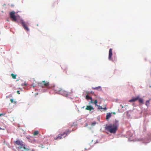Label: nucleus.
I'll return each instance as SVG.
<instances>
[{"label": "nucleus", "mask_w": 151, "mask_h": 151, "mask_svg": "<svg viewBox=\"0 0 151 151\" xmlns=\"http://www.w3.org/2000/svg\"><path fill=\"white\" fill-rule=\"evenodd\" d=\"M18 146L17 147L18 150L19 151H28V148H27L24 143L22 141L20 140H17L15 142Z\"/></svg>", "instance_id": "f257e3e1"}, {"label": "nucleus", "mask_w": 151, "mask_h": 151, "mask_svg": "<svg viewBox=\"0 0 151 151\" xmlns=\"http://www.w3.org/2000/svg\"><path fill=\"white\" fill-rule=\"evenodd\" d=\"M38 85L43 88H50L52 87L50 84L49 82L45 81H42V82L39 83Z\"/></svg>", "instance_id": "f03ea898"}, {"label": "nucleus", "mask_w": 151, "mask_h": 151, "mask_svg": "<svg viewBox=\"0 0 151 151\" xmlns=\"http://www.w3.org/2000/svg\"><path fill=\"white\" fill-rule=\"evenodd\" d=\"M105 130L111 133H113V124H106L105 127Z\"/></svg>", "instance_id": "7ed1b4c3"}, {"label": "nucleus", "mask_w": 151, "mask_h": 151, "mask_svg": "<svg viewBox=\"0 0 151 151\" xmlns=\"http://www.w3.org/2000/svg\"><path fill=\"white\" fill-rule=\"evenodd\" d=\"M55 91L57 92H59L60 93L63 95L65 96H67L68 95V94L66 91H64L62 89H61L59 88V89H55Z\"/></svg>", "instance_id": "20e7f679"}, {"label": "nucleus", "mask_w": 151, "mask_h": 151, "mask_svg": "<svg viewBox=\"0 0 151 151\" xmlns=\"http://www.w3.org/2000/svg\"><path fill=\"white\" fill-rule=\"evenodd\" d=\"M66 136V134L64 132L61 134H59L57 137L55 138L54 139L55 140L61 139L62 137L64 138Z\"/></svg>", "instance_id": "39448f33"}, {"label": "nucleus", "mask_w": 151, "mask_h": 151, "mask_svg": "<svg viewBox=\"0 0 151 151\" xmlns=\"http://www.w3.org/2000/svg\"><path fill=\"white\" fill-rule=\"evenodd\" d=\"M15 12L14 11H12L10 13V16L11 18L12 19V21L16 22L17 20L16 17L15 15Z\"/></svg>", "instance_id": "423d86ee"}, {"label": "nucleus", "mask_w": 151, "mask_h": 151, "mask_svg": "<svg viewBox=\"0 0 151 151\" xmlns=\"http://www.w3.org/2000/svg\"><path fill=\"white\" fill-rule=\"evenodd\" d=\"M21 24L25 30L27 31H29V29L27 27V23H26L23 21H22L21 22Z\"/></svg>", "instance_id": "0eeeda50"}, {"label": "nucleus", "mask_w": 151, "mask_h": 151, "mask_svg": "<svg viewBox=\"0 0 151 151\" xmlns=\"http://www.w3.org/2000/svg\"><path fill=\"white\" fill-rule=\"evenodd\" d=\"M119 126L118 121L115 120L114 122V133H115Z\"/></svg>", "instance_id": "6e6552de"}, {"label": "nucleus", "mask_w": 151, "mask_h": 151, "mask_svg": "<svg viewBox=\"0 0 151 151\" xmlns=\"http://www.w3.org/2000/svg\"><path fill=\"white\" fill-rule=\"evenodd\" d=\"M86 110L91 111L92 110L94 109L91 106H87L85 109Z\"/></svg>", "instance_id": "1a4fd4ad"}, {"label": "nucleus", "mask_w": 151, "mask_h": 151, "mask_svg": "<svg viewBox=\"0 0 151 151\" xmlns=\"http://www.w3.org/2000/svg\"><path fill=\"white\" fill-rule=\"evenodd\" d=\"M92 89L93 90L101 91L102 90V88L101 86H99L95 87H92Z\"/></svg>", "instance_id": "9d476101"}, {"label": "nucleus", "mask_w": 151, "mask_h": 151, "mask_svg": "<svg viewBox=\"0 0 151 151\" xmlns=\"http://www.w3.org/2000/svg\"><path fill=\"white\" fill-rule=\"evenodd\" d=\"M112 49H110L109 50V60H112L111 58V56L112 54Z\"/></svg>", "instance_id": "9b49d317"}, {"label": "nucleus", "mask_w": 151, "mask_h": 151, "mask_svg": "<svg viewBox=\"0 0 151 151\" xmlns=\"http://www.w3.org/2000/svg\"><path fill=\"white\" fill-rule=\"evenodd\" d=\"M139 99V96H137L136 98H134L132 99L129 100V102H133L136 101Z\"/></svg>", "instance_id": "f8f14e48"}, {"label": "nucleus", "mask_w": 151, "mask_h": 151, "mask_svg": "<svg viewBox=\"0 0 151 151\" xmlns=\"http://www.w3.org/2000/svg\"><path fill=\"white\" fill-rule=\"evenodd\" d=\"M111 113H108L106 114V119L108 120L109 118L111 117Z\"/></svg>", "instance_id": "ddd939ff"}, {"label": "nucleus", "mask_w": 151, "mask_h": 151, "mask_svg": "<svg viewBox=\"0 0 151 151\" xmlns=\"http://www.w3.org/2000/svg\"><path fill=\"white\" fill-rule=\"evenodd\" d=\"M97 106L98 107V109H102L105 110H106V106H105V107L104 108H103L102 106H100L99 105H98V106Z\"/></svg>", "instance_id": "4468645a"}, {"label": "nucleus", "mask_w": 151, "mask_h": 151, "mask_svg": "<svg viewBox=\"0 0 151 151\" xmlns=\"http://www.w3.org/2000/svg\"><path fill=\"white\" fill-rule=\"evenodd\" d=\"M86 99L87 100H88L89 99H91V101L90 102L91 103H93V101L92 100V98L91 97H90L88 95H87L86 96Z\"/></svg>", "instance_id": "2eb2a0df"}, {"label": "nucleus", "mask_w": 151, "mask_h": 151, "mask_svg": "<svg viewBox=\"0 0 151 151\" xmlns=\"http://www.w3.org/2000/svg\"><path fill=\"white\" fill-rule=\"evenodd\" d=\"M139 102L141 104H143V100L141 98H139V99H138Z\"/></svg>", "instance_id": "dca6fc26"}, {"label": "nucleus", "mask_w": 151, "mask_h": 151, "mask_svg": "<svg viewBox=\"0 0 151 151\" xmlns=\"http://www.w3.org/2000/svg\"><path fill=\"white\" fill-rule=\"evenodd\" d=\"M39 133V132L38 131H35L33 133V135L34 136L37 135Z\"/></svg>", "instance_id": "f3484780"}, {"label": "nucleus", "mask_w": 151, "mask_h": 151, "mask_svg": "<svg viewBox=\"0 0 151 151\" xmlns=\"http://www.w3.org/2000/svg\"><path fill=\"white\" fill-rule=\"evenodd\" d=\"M11 76H12V77L13 79H16V77L17 76L16 75L14 74L13 73H12L11 74Z\"/></svg>", "instance_id": "a211bd4d"}, {"label": "nucleus", "mask_w": 151, "mask_h": 151, "mask_svg": "<svg viewBox=\"0 0 151 151\" xmlns=\"http://www.w3.org/2000/svg\"><path fill=\"white\" fill-rule=\"evenodd\" d=\"M71 132V131H70L69 130L67 129L65 132L66 134L67 135V134H69Z\"/></svg>", "instance_id": "6ab92c4d"}, {"label": "nucleus", "mask_w": 151, "mask_h": 151, "mask_svg": "<svg viewBox=\"0 0 151 151\" xmlns=\"http://www.w3.org/2000/svg\"><path fill=\"white\" fill-rule=\"evenodd\" d=\"M98 101L97 100H96L94 101V102H93V104L94 103L96 106H98V105L97 104Z\"/></svg>", "instance_id": "aec40b11"}, {"label": "nucleus", "mask_w": 151, "mask_h": 151, "mask_svg": "<svg viewBox=\"0 0 151 151\" xmlns=\"http://www.w3.org/2000/svg\"><path fill=\"white\" fill-rule=\"evenodd\" d=\"M150 100H149L146 101L145 104L147 106H148L149 105Z\"/></svg>", "instance_id": "412c9836"}, {"label": "nucleus", "mask_w": 151, "mask_h": 151, "mask_svg": "<svg viewBox=\"0 0 151 151\" xmlns=\"http://www.w3.org/2000/svg\"><path fill=\"white\" fill-rule=\"evenodd\" d=\"M96 124V122H94L91 123V125L92 126H94Z\"/></svg>", "instance_id": "4be33fe9"}, {"label": "nucleus", "mask_w": 151, "mask_h": 151, "mask_svg": "<svg viewBox=\"0 0 151 151\" xmlns=\"http://www.w3.org/2000/svg\"><path fill=\"white\" fill-rule=\"evenodd\" d=\"M10 101L12 103H13L14 102V100L13 99H10Z\"/></svg>", "instance_id": "5701e85b"}, {"label": "nucleus", "mask_w": 151, "mask_h": 151, "mask_svg": "<svg viewBox=\"0 0 151 151\" xmlns=\"http://www.w3.org/2000/svg\"><path fill=\"white\" fill-rule=\"evenodd\" d=\"M17 93H18V94H20V92H19V91H17Z\"/></svg>", "instance_id": "b1692460"}, {"label": "nucleus", "mask_w": 151, "mask_h": 151, "mask_svg": "<svg viewBox=\"0 0 151 151\" xmlns=\"http://www.w3.org/2000/svg\"><path fill=\"white\" fill-rule=\"evenodd\" d=\"M4 114H0V116H2V115H4Z\"/></svg>", "instance_id": "393cba45"}, {"label": "nucleus", "mask_w": 151, "mask_h": 151, "mask_svg": "<svg viewBox=\"0 0 151 151\" xmlns=\"http://www.w3.org/2000/svg\"><path fill=\"white\" fill-rule=\"evenodd\" d=\"M91 93L93 94V93H94V92L93 91H91Z\"/></svg>", "instance_id": "a878e982"}, {"label": "nucleus", "mask_w": 151, "mask_h": 151, "mask_svg": "<svg viewBox=\"0 0 151 151\" xmlns=\"http://www.w3.org/2000/svg\"><path fill=\"white\" fill-rule=\"evenodd\" d=\"M24 85L25 86H26L27 85V84L26 83H25L24 84Z\"/></svg>", "instance_id": "bb28decb"}, {"label": "nucleus", "mask_w": 151, "mask_h": 151, "mask_svg": "<svg viewBox=\"0 0 151 151\" xmlns=\"http://www.w3.org/2000/svg\"><path fill=\"white\" fill-rule=\"evenodd\" d=\"M34 151V150H30L29 149V150L28 151Z\"/></svg>", "instance_id": "cd10ccee"}, {"label": "nucleus", "mask_w": 151, "mask_h": 151, "mask_svg": "<svg viewBox=\"0 0 151 151\" xmlns=\"http://www.w3.org/2000/svg\"><path fill=\"white\" fill-rule=\"evenodd\" d=\"M120 106H121L122 108H123L124 107L123 106H122L121 105H120Z\"/></svg>", "instance_id": "c85d7f7f"}, {"label": "nucleus", "mask_w": 151, "mask_h": 151, "mask_svg": "<svg viewBox=\"0 0 151 151\" xmlns=\"http://www.w3.org/2000/svg\"><path fill=\"white\" fill-rule=\"evenodd\" d=\"M1 129H2L0 127V130H1Z\"/></svg>", "instance_id": "c756f323"}, {"label": "nucleus", "mask_w": 151, "mask_h": 151, "mask_svg": "<svg viewBox=\"0 0 151 151\" xmlns=\"http://www.w3.org/2000/svg\"><path fill=\"white\" fill-rule=\"evenodd\" d=\"M114 114H115V113L114 112Z\"/></svg>", "instance_id": "7c9ffc66"}, {"label": "nucleus", "mask_w": 151, "mask_h": 151, "mask_svg": "<svg viewBox=\"0 0 151 151\" xmlns=\"http://www.w3.org/2000/svg\"><path fill=\"white\" fill-rule=\"evenodd\" d=\"M6 98H7V97H8V96H6Z\"/></svg>", "instance_id": "2f4dec72"}]
</instances>
